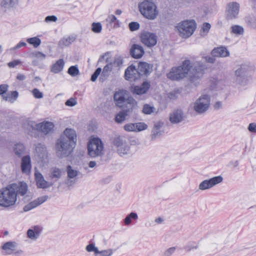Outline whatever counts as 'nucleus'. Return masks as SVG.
I'll list each match as a JSON object with an SVG mask.
<instances>
[{
  "instance_id": "obj_19",
  "label": "nucleus",
  "mask_w": 256,
  "mask_h": 256,
  "mask_svg": "<svg viewBox=\"0 0 256 256\" xmlns=\"http://www.w3.org/2000/svg\"><path fill=\"white\" fill-rule=\"evenodd\" d=\"M144 53V48L140 45L134 44L130 49V54L134 58H141Z\"/></svg>"
},
{
  "instance_id": "obj_51",
  "label": "nucleus",
  "mask_w": 256,
  "mask_h": 256,
  "mask_svg": "<svg viewBox=\"0 0 256 256\" xmlns=\"http://www.w3.org/2000/svg\"><path fill=\"white\" fill-rule=\"evenodd\" d=\"M86 250L88 252H94L95 256L98 252V248L96 247L92 244H89L86 246Z\"/></svg>"
},
{
  "instance_id": "obj_4",
  "label": "nucleus",
  "mask_w": 256,
  "mask_h": 256,
  "mask_svg": "<svg viewBox=\"0 0 256 256\" xmlns=\"http://www.w3.org/2000/svg\"><path fill=\"white\" fill-rule=\"evenodd\" d=\"M75 146V144L68 141V139L64 136H60L56 144L57 156L59 158L68 156L72 154Z\"/></svg>"
},
{
  "instance_id": "obj_2",
  "label": "nucleus",
  "mask_w": 256,
  "mask_h": 256,
  "mask_svg": "<svg viewBox=\"0 0 256 256\" xmlns=\"http://www.w3.org/2000/svg\"><path fill=\"white\" fill-rule=\"evenodd\" d=\"M138 8L140 14L148 20H154L158 14L156 6L152 0H144L139 3Z\"/></svg>"
},
{
  "instance_id": "obj_27",
  "label": "nucleus",
  "mask_w": 256,
  "mask_h": 256,
  "mask_svg": "<svg viewBox=\"0 0 256 256\" xmlns=\"http://www.w3.org/2000/svg\"><path fill=\"white\" fill-rule=\"evenodd\" d=\"M16 242H8L5 243L2 248L6 250V254H11L16 250Z\"/></svg>"
},
{
  "instance_id": "obj_57",
  "label": "nucleus",
  "mask_w": 256,
  "mask_h": 256,
  "mask_svg": "<svg viewBox=\"0 0 256 256\" xmlns=\"http://www.w3.org/2000/svg\"><path fill=\"white\" fill-rule=\"evenodd\" d=\"M77 104V101L76 98H72L68 100L65 102V104L69 106H74Z\"/></svg>"
},
{
  "instance_id": "obj_62",
  "label": "nucleus",
  "mask_w": 256,
  "mask_h": 256,
  "mask_svg": "<svg viewBox=\"0 0 256 256\" xmlns=\"http://www.w3.org/2000/svg\"><path fill=\"white\" fill-rule=\"evenodd\" d=\"M248 129L251 132L256 133V123L252 122L250 124Z\"/></svg>"
},
{
  "instance_id": "obj_10",
  "label": "nucleus",
  "mask_w": 256,
  "mask_h": 256,
  "mask_svg": "<svg viewBox=\"0 0 256 256\" xmlns=\"http://www.w3.org/2000/svg\"><path fill=\"white\" fill-rule=\"evenodd\" d=\"M142 42L148 48H152L156 45L158 37L155 33L144 31L140 36Z\"/></svg>"
},
{
  "instance_id": "obj_46",
  "label": "nucleus",
  "mask_w": 256,
  "mask_h": 256,
  "mask_svg": "<svg viewBox=\"0 0 256 256\" xmlns=\"http://www.w3.org/2000/svg\"><path fill=\"white\" fill-rule=\"evenodd\" d=\"M68 73L72 76H76L79 74L80 72L76 66H73L69 68Z\"/></svg>"
},
{
  "instance_id": "obj_15",
  "label": "nucleus",
  "mask_w": 256,
  "mask_h": 256,
  "mask_svg": "<svg viewBox=\"0 0 256 256\" xmlns=\"http://www.w3.org/2000/svg\"><path fill=\"white\" fill-rule=\"evenodd\" d=\"M240 5L236 2L229 3L228 5L226 15L228 18H236L239 12Z\"/></svg>"
},
{
  "instance_id": "obj_40",
  "label": "nucleus",
  "mask_w": 256,
  "mask_h": 256,
  "mask_svg": "<svg viewBox=\"0 0 256 256\" xmlns=\"http://www.w3.org/2000/svg\"><path fill=\"white\" fill-rule=\"evenodd\" d=\"M27 42L33 46L34 48H38L41 44V40L37 36L28 38L26 40Z\"/></svg>"
},
{
  "instance_id": "obj_33",
  "label": "nucleus",
  "mask_w": 256,
  "mask_h": 256,
  "mask_svg": "<svg viewBox=\"0 0 256 256\" xmlns=\"http://www.w3.org/2000/svg\"><path fill=\"white\" fill-rule=\"evenodd\" d=\"M62 171L57 168H52L50 170V177L52 179H55L56 180L60 179L62 176Z\"/></svg>"
},
{
  "instance_id": "obj_63",
  "label": "nucleus",
  "mask_w": 256,
  "mask_h": 256,
  "mask_svg": "<svg viewBox=\"0 0 256 256\" xmlns=\"http://www.w3.org/2000/svg\"><path fill=\"white\" fill-rule=\"evenodd\" d=\"M8 90V86L6 84H1L0 85V95H4Z\"/></svg>"
},
{
  "instance_id": "obj_58",
  "label": "nucleus",
  "mask_w": 256,
  "mask_h": 256,
  "mask_svg": "<svg viewBox=\"0 0 256 256\" xmlns=\"http://www.w3.org/2000/svg\"><path fill=\"white\" fill-rule=\"evenodd\" d=\"M210 27L211 26L209 23L205 22L203 24L202 30L204 34H206L208 32Z\"/></svg>"
},
{
  "instance_id": "obj_41",
  "label": "nucleus",
  "mask_w": 256,
  "mask_h": 256,
  "mask_svg": "<svg viewBox=\"0 0 256 256\" xmlns=\"http://www.w3.org/2000/svg\"><path fill=\"white\" fill-rule=\"evenodd\" d=\"M122 145L116 148L118 153L120 156L127 154L130 150V147L126 142Z\"/></svg>"
},
{
  "instance_id": "obj_3",
  "label": "nucleus",
  "mask_w": 256,
  "mask_h": 256,
  "mask_svg": "<svg viewBox=\"0 0 256 256\" xmlns=\"http://www.w3.org/2000/svg\"><path fill=\"white\" fill-rule=\"evenodd\" d=\"M192 67L190 61L184 60L181 66L172 68L170 71L167 74V77L172 80H178L186 76L190 68Z\"/></svg>"
},
{
  "instance_id": "obj_59",
  "label": "nucleus",
  "mask_w": 256,
  "mask_h": 256,
  "mask_svg": "<svg viewBox=\"0 0 256 256\" xmlns=\"http://www.w3.org/2000/svg\"><path fill=\"white\" fill-rule=\"evenodd\" d=\"M123 64V59L122 56H118L115 58L114 61V64L117 66H120Z\"/></svg>"
},
{
  "instance_id": "obj_22",
  "label": "nucleus",
  "mask_w": 256,
  "mask_h": 256,
  "mask_svg": "<svg viewBox=\"0 0 256 256\" xmlns=\"http://www.w3.org/2000/svg\"><path fill=\"white\" fill-rule=\"evenodd\" d=\"M163 123L160 122H156L152 130L150 138L152 140H154L162 135L163 132L160 130Z\"/></svg>"
},
{
  "instance_id": "obj_49",
  "label": "nucleus",
  "mask_w": 256,
  "mask_h": 256,
  "mask_svg": "<svg viewBox=\"0 0 256 256\" xmlns=\"http://www.w3.org/2000/svg\"><path fill=\"white\" fill-rule=\"evenodd\" d=\"M113 254V250L112 249H108L100 251L96 254L95 256H111Z\"/></svg>"
},
{
  "instance_id": "obj_18",
  "label": "nucleus",
  "mask_w": 256,
  "mask_h": 256,
  "mask_svg": "<svg viewBox=\"0 0 256 256\" xmlns=\"http://www.w3.org/2000/svg\"><path fill=\"white\" fill-rule=\"evenodd\" d=\"M35 180L37 186L40 188H46L52 186V184L46 181L43 176L38 172L34 173Z\"/></svg>"
},
{
  "instance_id": "obj_16",
  "label": "nucleus",
  "mask_w": 256,
  "mask_h": 256,
  "mask_svg": "<svg viewBox=\"0 0 256 256\" xmlns=\"http://www.w3.org/2000/svg\"><path fill=\"white\" fill-rule=\"evenodd\" d=\"M35 156L38 162H42L47 158V151L45 146L41 144H38L36 148Z\"/></svg>"
},
{
  "instance_id": "obj_60",
  "label": "nucleus",
  "mask_w": 256,
  "mask_h": 256,
  "mask_svg": "<svg viewBox=\"0 0 256 256\" xmlns=\"http://www.w3.org/2000/svg\"><path fill=\"white\" fill-rule=\"evenodd\" d=\"M58 20L57 17L55 16H49L45 18L44 21L46 22H56Z\"/></svg>"
},
{
  "instance_id": "obj_35",
  "label": "nucleus",
  "mask_w": 256,
  "mask_h": 256,
  "mask_svg": "<svg viewBox=\"0 0 256 256\" xmlns=\"http://www.w3.org/2000/svg\"><path fill=\"white\" fill-rule=\"evenodd\" d=\"M25 152V146L22 144L18 143L14 145V152L16 156H21Z\"/></svg>"
},
{
  "instance_id": "obj_45",
  "label": "nucleus",
  "mask_w": 256,
  "mask_h": 256,
  "mask_svg": "<svg viewBox=\"0 0 256 256\" xmlns=\"http://www.w3.org/2000/svg\"><path fill=\"white\" fill-rule=\"evenodd\" d=\"M127 114L126 112H120L117 114L115 118V120L118 123H121L123 122L125 120Z\"/></svg>"
},
{
  "instance_id": "obj_32",
  "label": "nucleus",
  "mask_w": 256,
  "mask_h": 256,
  "mask_svg": "<svg viewBox=\"0 0 256 256\" xmlns=\"http://www.w3.org/2000/svg\"><path fill=\"white\" fill-rule=\"evenodd\" d=\"M142 112L145 114H156L158 110L153 106L146 104L143 106Z\"/></svg>"
},
{
  "instance_id": "obj_5",
  "label": "nucleus",
  "mask_w": 256,
  "mask_h": 256,
  "mask_svg": "<svg viewBox=\"0 0 256 256\" xmlns=\"http://www.w3.org/2000/svg\"><path fill=\"white\" fill-rule=\"evenodd\" d=\"M207 66L202 62H196L194 64L193 68L189 74V80L190 82L196 85L198 83L200 79L203 76Z\"/></svg>"
},
{
  "instance_id": "obj_7",
  "label": "nucleus",
  "mask_w": 256,
  "mask_h": 256,
  "mask_svg": "<svg viewBox=\"0 0 256 256\" xmlns=\"http://www.w3.org/2000/svg\"><path fill=\"white\" fill-rule=\"evenodd\" d=\"M176 28L180 36L188 38L194 32L196 28V24L193 20H186L178 24Z\"/></svg>"
},
{
  "instance_id": "obj_64",
  "label": "nucleus",
  "mask_w": 256,
  "mask_h": 256,
  "mask_svg": "<svg viewBox=\"0 0 256 256\" xmlns=\"http://www.w3.org/2000/svg\"><path fill=\"white\" fill-rule=\"evenodd\" d=\"M204 59L206 62H208V63H210V64H214L216 61L214 56H206L204 57Z\"/></svg>"
},
{
  "instance_id": "obj_34",
  "label": "nucleus",
  "mask_w": 256,
  "mask_h": 256,
  "mask_svg": "<svg viewBox=\"0 0 256 256\" xmlns=\"http://www.w3.org/2000/svg\"><path fill=\"white\" fill-rule=\"evenodd\" d=\"M28 238L32 240H36L40 236V230L38 227L35 226L34 229H29L27 232Z\"/></svg>"
},
{
  "instance_id": "obj_29",
  "label": "nucleus",
  "mask_w": 256,
  "mask_h": 256,
  "mask_svg": "<svg viewBox=\"0 0 256 256\" xmlns=\"http://www.w3.org/2000/svg\"><path fill=\"white\" fill-rule=\"evenodd\" d=\"M76 38L74 36H69L64 38L60 40L58 45L61 48L70 45L72 42H74Z\"/></svg>"
},
{
  "instance_id": "obj_52",
  "label": "nucleus",
  "mask_w": 256,
  "mask_h": 256,
  "mask_svg": "<svg viewBox=\"0 0 256 256\" xmlns=\"http://www.w3.org/2000/svg\"><path fill=\"white\" fill-rule=\"evenodd\" d=\"M128 26H129L130 30L131 31L133 32V31H135V30H138L140 26V24L138 22H131L129 24Z\"/></svg>"
},
{
  "instance_id": "obj_11",
  "label": "nucleus",
  "mask_w": 256,
  "mask_h": 256,
  "mask_svg": "<svg viewBox=\"0 0 256 256\" xmlns=\"http://www.w3.org/2000/svg\"><path fill=\"white\" fill-rule=\"evenodd\" d=\"M29 125L34 130L41 132L45 134L50 132L54 128V124L52 122H44L39 124H36L34 122H30Z\"/></svg>"
},
{
  "instance_id": "obj_44",
  "label": "nucleus",
  "mask_w": 256,
  "mask_h": 256,
  "mask_svg": "<svg viewBox=\"0 0 256 256\" xmlns=\"http://www.w3.org/2000/svg\"><path fill=\"white\" fill-rule=\"evenodd\" d=\"M136 132H140L146 130L148 128V125L144 122H140L134 123Z\"/></svg>"
},
{
  "instance_id": "obj_47",
  "label": "nucleus",
  "mask_w": 256,
  "mask_h": 256,
  "mask_svg": "<svg viewBox=\"0 0 256 256\" xmlns=\"http://www.w3.org/2000/svg\"><path fill=\"white\" fill-rule=\"evenodd\" d=\"M102 30V26L100 22H93L92 24V30L95 33H100Z\"/></svg>"
},
{
  "instance_id": "obj_12",
  "label": "nucleus",
  "mask_w": 256,
  "mask_h": 256,
  "mask_svg": "<svg viewBox=\"0 0 256 256\" xmlns=\"http://www.w3.org/2000/svg\"><path fill=\"white\" fill-rule=\"evenodd\" d=\"M222 177L220 176L213 177L209 180H206L200 183L198 188L200 190H204L209 189L222 181Z\"/></svg>"
},
{
  "instance_id": "obj_39",
  "label": "nucleus",
  "mask_w": 256,
  "mask_h": 256,
  "mask_svg": "<svg viewBox=\"0 0 256 256\" xmlns=\"http://www.w3.org/2000/svg\"><path fill=\"white\" fill-rule=\"evenodd\" d=\"M18 0H3L2 2V6L5 8H12L17 5Z\"/></svg>"
},
{
  "instance_id": "obj_14",
  "label": "nucleus",
  "mask_w": 256,
  "mask_h": 256,
  "mask_svg": "<svg viewBox=\"0 0 256 256\" xmlns=\"http://www.w3.org/2000/svg\"><path fill=\"white\" fill-rule=\"evenodd\" d=\"M128 94V92L124 90H120L115 92L114 99L116 106L122 108L125 105Z\"/></svg>"
},
{
  "instance_id": "obj_36",
  "label": "nucleus",
  "mask_w": 256,
  "mask_h": 256,
  "mask_svg": "<svg viewBox=\"0 0 256 256\" xmlns=\"http://www.w3.org/2000/svg\"><path fill=\"white\" fill-rule=\"evenodd\" d=\"M68 177L70 178H75L76 176L80 174V172L76 170H74L70 166H68L66 168Z\"/></svg>"
},
{
  "instance_id": "obj_50",
  "label": "nucleus",
  "mask_w": 256,
  "mask_h": 256,
  "mask_svg": "<svg viewBox=\"0 0 256 256\" xmlns=\"http://www.w3.org/2000/svg\"><path fill=\"white\" fill-rule=\"evenodd\" d=\"M127 104H129L132 108L137 104V102L133 98L128 96L126 98L125 105Z\"/></svg>"
},
{
  "instance_id": "obj_43",
  "label": "nucleus",
  "mask_w": 256,
  "mask_h": 256,
  "mask_svg": "<svg viewBox=\"0 0 256 256\" xmlns=\"http://www.w3.org/2000/svg\"><path fill=\"white\" fill-rule=\"evenodd\" d=\"M30 56L32 58H38L40 60H43L46 58L45 54L40 52H34L30 54Z\"/></svg>"
},
{
  "instance_id": "obj_13",
  "label": "nucleus",
  "mask_w": 256,
  "mask_h": 256,
  "mask_svg": "<svg viewBox=\"0 0 256 256\" xmlns=\"http://www.w3.org/2000/svg\"><path fill=\"white\" fill-rule=\"evenodd\" d=\"M124 76L126 80L129 81H134L140 78L137 68L134 64L127 68L125 70Z\"/></svg>"
},
{
  "instance_id": "obj_21",
  "label": "nucleus",
  "mask_w": 256,
  "mask_h": 256,
  "mask_svg": "<svg viewBox=\"0 0 256 256\" xmlns=\"http://www.w3.org/2000/svg\"><path fill=\"white\" fill-rule=\"evenodd\" d=\"M211 54L214 57L226 58L229 56L230 54L226 47L221 46L214 48L211 52Z\"/></svg>"
},
{
  "instance_id": "obj_42",
  "label": "nucleus",
  "mask_w": 256,
  "mask_h": 256,
  "mask_svg": "<svg viewBox=\"0 0 256 256\" xmlns=\"http://www.w3.org/2000/svg\"><path fill=\"white\" fill-rule=\"evenodd\" d=\"M138 218V216L136 212H132L129 214H128L124 220V222L126 225H129L131 222L132 220H136Z\"/></svg>"
},
{
  "instance_id": "obj_48",
  "label": "nucleus",
  "mask_w": 256,
  "mask_h": 256,
  "mask_svg": "<svg viewBox=\"0 0 256 256\" xmlns=\"http://www.w3.org/2000/svg\"><path fill=\"white\" fill-rule=\"evenodd\" d=\"M124 142H125L122 140V138L120 136H116L114 138L112 142L113 144L116 148L120 146H122V144Z\"/></svg>"
},
{
  "instance_id": "obj_20",
  "label": "nucleus",
  "mask_w": 256,
  "mask_h": 256,
  "mask_svg": "<svg viewBox=\"0 0 256 256\" xmlns=\"http://www.w3.org/2000/svg\"><path fill=\"white\" fill-rule=\"evenodd\" d=\"M48 198V196H40L37 199L34 200V201L30 202L27 205L25 206L24 208V210L25 212H27L31 210L32 209L36 208L39 205L42 204L43 202H46Z\"/></svg>"
},
{
  "instance_id": "obj_9",
  "label": "nucleus",
  "mask_w": 256,
  "mask_h": 256,
  "mask_svg": "<svg viewBox=\"0 0 256 256\" xmlns=\"http://www.w3.org/2000/svg\"><path fill=\"white\" fill-rule=\"evenodd\" d=\"M247 71L248 68L246 66H238L234 71L233 82L236 84L242 85L245 80Z\"/></svg>"
},
{
  "instance_id": "obj_31",
  "label": "nucleus",
  "mask_w": 256,
  "mask_h": 256,
  "mask_svg": "<svg viewBox=\"0 0 256 256\" xmlns=\"http://www.w3.org/2000/svg\"><path fill=\"white\" fill-rule=\"evenodd\" d=\"M18 96V93L17 91H12L11 92L10 94L2 95V98L5 100L13 103L17 99Z\"/></svg>"
},
{
  "instance_id": "obj_55",
  "label": "nucleus",
  "mask_w": 256,
  "mask_h": 256,
  "mask_svg": "<svg viewBox=\"0 0 256 256\" xmlns=\"http://www.w3.org/2000/svg\"><path fill=\"white\" fill-rule=\"evenodd\" d=\"M101 72H102V68H98L95 70L94 73L92 74V77H91V80L92 82H95Z\"/></svg>"
},
{
  "instance_id": "obj_28",
  "label": "nucleus",
  "mask_w": 256,
  "mask_h": 256,
  "mask_svg": "<svg viewBox=\"0 0 256 256\" xmlns=\"http://www.w3.org/2000/svg\"><path fill=\"white\" fill-rule=\"evenodd\" d=\"M64 65V60L62 59H60L52 66L51 71L55 74L58 73L62 71Z\"/></svg>"
},
{
  "instance_id": "obj_54",
  "label": "nucleus",
  "mask_w": 256,
  "mask_h": 256,
  "mask_svg": "<svg viewBox=\"0 0 256 256\" xmlns=\"http://www.w3.org/2000/svg\"><path fill=\"white\" fill-rule=\"evenodd\" d=\"M124 129L127 132H135L134 123H129L125 124Z\"/></svg>"
},
{
  "instance_id": "obj_1",
  "label": "nucleus",
  "mask_w": 256,
  "mask_h": 256,
  "mask_svg": "<svg viewBox=\"0 0 256 256\" xmlns=\"http://www.w3.org/2000/svg\"><path fill=\"white\" fill-rule=\"evenodd\" d=\"M16 188L15 184H12L5 188L0 189V206L8 208L15 204Z\"/></svg>"
},
{
  "instance_id": "obj_30",
  "label": "nucleus",
  "mask_w": 256,
  "mask_h": 256,
  "mask_svg": "<svg viewBox=\"0 0 256 256\" xmlns=\"http://www.w3.org/2000/svg\"><path fill=\"white\" fill-rule=\"evenodd\" d=\"M16 186V197L18 194H20L21 196L24 195L28 190L26 184L24 182H20L19 184H15Z\"/></svg>"
},
{
  "instance_id": "obj_23",
  "label": "nucleus",
  "mask_w": 256,
  "mask_h": 256,
  "mask_svg": "<svg viewBox=\"0 0 256 256\" xmlns=\"http://www.w3.org/2000/svg\"><path fill=\"white\" fill-rule=\"evenodd\" d=\"M31 161L29 156H24L22 159L21 170L22 173L28 174L31 169Z\"/></svg>"
},
{
  "instance_id": "obj_37",
  "label": "nucleus",
  "mask_w": 256,
  "mask_h": 256,
  "mask_svg": "<svg viewBox=\"0 0 256 256\" xmlns=\"http://www.w3.org/2000/svg\"><path fill=\"white\" fill-rule=\"evenodd\" d=\"M231 33L236 35H242L244 32V28L239 25H234L231 26Z\"/></svg>"
},
{
  "instance_id": "obj_53",
  "label": "nucleus",
  "mask_w": 256,
  "mask_h": 256,
  "mask_svg": "<svg viewBox=\"0 0 256 256\" xmlns=\"http://www.w3.org/2000/svg\"><path fill=\"white\" fill-rule=\"evenodd\" d=\"M32 94L36 98H43V94L38 88H34L32 90Z\"/></svg>"
},
{
  "instance_id": "obj_38",
  "label": "nucleus",
  "mask_w": 256,
  "mask_h": 256,
  "mask_svg": "<svg viewBox=\"0 0 256 256\" xmlns=\"http://www.w3.org/2000/svg\"><path fill=\"white\" fill-rule=\"evenodd\" d=\"M112 63H110L107 64L103 68V70L102 74V76H104V78H108L110 74V72L112 69Z\"/></svg>"
},
{
  "instance_id": "obj_24",
  "label": "nucleus",
  "mask_w": 256,
  "mask_h": 256,
  "mask_svg": "<svg viewBox=\"0 0 256 256\" xmlns=\"http://www.w3.org/2000/svg\"><path fill=\"white\" fill-rule=\"evenodd\" d=\"M184 119V114L180 110L174 111L170 115V120L172 124H177L181 122Z\"/></svg>"
},
{
  "instance_id": "obj_8",
  "label": "nucleus",
  "mask_w": 256,
  "mask_h": 256,
  "mask_svg": "<svg viewBox=\"0 0 256 256\" xmlns=\"http://www.w3.org/2000/svg\"><path fill=\"white\" fill-rule=\"evenodd\" d=\"M210 99L208 94H202L192 104V108L198 114L205 112L210 106Z\"/></svg>"
},
{
  "instance_id": "obj_6",
  "label": "nucleus",
  "mask_w": 256,
  "mask_h": 256,
  "mask_svg": "<svg viewBox=\"0 0 256 256\" xmlns=\"http://www.w3.org/2000/svg\"><path fill=\"white\" fill-rule=\"evenodd\" d=\"M88 154L92 158L104 154V144L98 138L90 140L88 145Z\"/></svg>"
},
{
  "instance_id": "obj_26",
  "label": "nucleus",
  "mask_w": 256,
  "mask_h": 256,
  "mask_svg": "<svg viewBox=\"0 0 256 256\" xmlns=\"http://www.w3.org/2000/svg\"><path fill=\"white\" fill-rule=\"evenodd\" d=\"M150 87V84L148 82H144L140 86H135L133 89V93L138 95L144 94L147 92Z\"/></svg>"
},
{
  "instance_id": "obj_61",
  "label": "nucleus",
  "mask_w": 256,
  "mask_h": 256,
  "mask_svg": "<svg viewBox=\"0 0 256 256\" xmlns=\"http://www.w3.org/2000/svg\"><path fill=\"white\" fill-rule=\"evenodd\" d=\"M175 247H171L167 249L164 254V256H170L175 251Z\"/></svg>"
},
{
  "instance_id": "obj_56",
  "label": "nucleus",
  "mask_w": 256,
  "mask_h": 256,
  "mask_svg": "<svg viewBox=\"0 0 256 256\" xmlns=\"http://www.w3.org/2000/svg\"><path fill=\"white\" fill-rule=\"evenodd\" d=\"M22 62L20 60H16L9 62L8 65L10 68H14L15 66L22 64Z\"/></svg>"
},
{
  "instance_id": "obj_25",
  "label": "nucleus",
  "mask_w": 256,
  "mask_h": 256,
  "mask_svg": "<svg viewBox=\"0 0 256 256\" xmlns=\"http://www.w3.org/2000/svg\"><path fill=\"white\" fill-rule=\"evenodd\" d=\"M64 136L68 139V141L70 142L75 144H76L77 136L74 130L66 128L64 132V136Z\"/></svg>"
},
{
  "instance_id": "obj_17",
  "label": "nucleus",
  "mask_w": 256,
  "mask_h": 256,
  "mask_svg": "<svg viewBox=\"0 0 256 256\" xmlns=\"http://www.w3.org/2000/svg\"><path fill=\"white\" fill-rule=\"evenodd\" d=\"M152 66L146 62H140L137 69L140 78L142 76H148L152 70Z\"/></svg>"
}]
</instances>
